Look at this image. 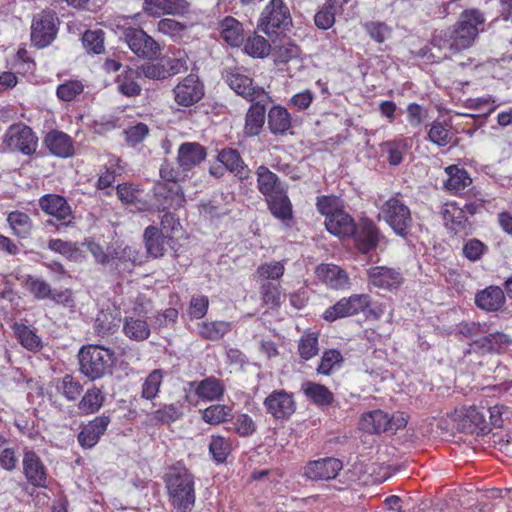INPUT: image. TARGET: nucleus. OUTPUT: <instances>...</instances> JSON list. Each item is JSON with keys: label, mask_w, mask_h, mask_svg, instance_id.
Segmentation results:
<instances>
[{"label": "nucleus", "mask_w": 512, "mask_h": 512, "mask_svg": "<svg viewBox=\"0 0 512 512\" xmlns=\"http://www.w3.org/2000/svg\"><path fill=\"white\" fill-rule=\"evenodd\" d=\"M169 502L173 508L182 512H189L195 505L194 476L183 465L177 464L169 467L164 476Z\"/></svg>", "instance_id": "f03ea898"}, {"label": "nucleus", "mask_w": 512, "mask_h": 512, "mask_svg": "<svg viewBox=\"0 0 512 512\" xmlns=\"http://www.w3.org/2000/svg\"><path fill=\"white\" fill-rule=\"evenodd\" d=\"M316 209L327 220L329 216L344 209V204L342 199L336 195H321L316 199Z\"/></svg>", "instance_id": "69168bd1"}, {"label": "nucleus", "mask_w": 512, "mask_h": 512, "mask_svg": "<svg viewBox=\"0 0 512 512\" xmlns=\"http://www.w3.org/2000/svg\"><path fill=\"white\" fill-rule=\"evenodd\" d=\"M232 451V444L228 438L221 435H212L209 452L212 459L217 463H223L226 461Z\"/></svg>", "instance_id": "0e129e2a"}, {"label": "nucleus", "mask_w": 512, "mask_h": 512, "mask_svg": "<svg viewBox=\"0 0 512 512\" xmlns=\"http://www.w3.org/2000/svg\"><path fill=\"white\" fill-rule=\"evenodd\" d=\"M315 273L317 278L331 289H344L350 284L347 272L335 264H320Z\"/></svg>", "instance_id": "7c9ffc66"}, {"label": "nucleus", "mask_w": 512, "mask_h": 512, "mask_svg": "<svg viewBox=\"0 0 512 512\" xmlns=\"http://www.w3.org/2000/svg\"><path fill=\"white\" fill-rule=\"evenodd\" d=\"M155 210L164 212L184 207L186 197L181 185L170 186L164 182H155L152 188Z\"/></svg>", "instance_id": "f8f14e48"}, {"label": "nucleus", "mask_w": 512, "mask_h": 512, "mask_svg": "<svg viewBox=\"0 0 512 512\" xmlns=\"http://www.w3.org/2000/svg\"><path fill=\"white\" fill-rule=\"evenodd\" d=\"M22 469L27 484L34 488L48 487V469L34 450L27 448L23 450Z\"/></svg>", "instance_id": "dca6fc26"}, {"label": "nucleus", "mask_w": 512, "mask_h": 512, "mask_svg": "<svg viewBox=\"0 0 512 512\" xmlns=\"http://www.w3.org/2000/svg\"><path fill=\"white\" fill-rule=\"evenodd\" d=\"M114 269L119 275L132 273L134 268L143 264L142 253L134 246H125L120 251L115 250L111 255Z\"/></svg>", "instance_id": "2f4dec72"}, {"label": "nucleus", "mask_w": 512, "mask_h": 512, "mask_svg": "<svg viewBox=\"0 0 512 512\" xmlns=\"http://www.w3.org/2000/svg\"><path fill=\"white\" fill-rule=\"evenodd\" d=\"M485 21V15L480 9H464L456 23L439 38V41H442L440 47L449 50L451 54L470 48L479 34V27L484 25Z\"/></svg>", "instance_id": "f257e3e1"}, {"label": "nucleus", "mask_w": 512, "mask_h": 512, "mask_svg": "<svg viewBox=\"0 0 512 512\" xmlns=\"http://www.w3.org/2000/svg\"><path fill=\"white\" fill-rule=\"evenodd\" d=\"M291 25L292 16L284 0H270L258 20L259 30L269 37L284 33Z\"/></svg>", "instance_id": "39448f33"}, {"label": "nucleus", "mask_w": 512, "mask_h": 512, "mask_svg": "<svg viewBox=\"0 0 512 512\" xmlns=\"http://www.w3.org/2000/svg\"><path fill=\"white\" fill-rule=\"evenodd\" d=\"M44 146L48 151L59 158H69L74 155L73 139L63 131L53 129L49 131L44 139Z\"/></svg>", "instance_id": "c85d7f7f"}, {"label": "nucleus", "mask_w": 512, "mask_h": 512, "mask_svg": "<svg viewBox=\"0 0 512 512\" xmlns=\"http://www.w3.org/2000/svg\"><path fill=\"white\" fill-rule=\"evenodd\" d=\"M354 218L344 209L324 221L326 230L339 239H349L355 228Z\"/></svg>", "instance_id": "473e14b6"}, {"label": "nucleus", "mask_w": 512, "mask_h": 512, "mask_svg": "<svg viewBox=\"0 0 512 512\" xmlns=\"http://www.w3.org/2000/svg\"><path fill=\"white\" fill-rule=\"evenodd\" d=\"M256 182L258 191L264 197H268L270 194L286 187L281 183L278 175L272 172L265 165H260L257 167Z\"/></svg>", "instance_id": "a18cd8bd"}, {"label": "nucleus", "mask_w": 512, "mask_h": 512, "mask_svg": "<svg viewBox=\"0 0 512 512\" xmlns=\"http://www.w3.org/2000/svg\"><path fill=\"white\" fill-rule=\"evenodd\" d=\"M231 329L232 325L228 321H204L199 324V335L204 340L218 341Z\"/></svg>", "instance_id": "6e6d98bb"}, {"label": "nucleus", "mask_w": 512, "mask_h": 512, "mask_svg": "<svg viewBox=\"0 0 512 512\" xmlns=\"http://www.w3.org/2000/svg\"><path fill=\"white\" fill-rule=\"evenodd\" d=\"M189 386L195 395L205 402L221 400L226 390L224 382L215 376L206 377L201 381H191Z\"/></svg>", "instance_id": "a878e982"}, {"label": "nucleus", "mask_w": 512, "mask_h": 512, "mask_svg": "<svg viewBox=\"0 0 512 512\" xmlns=\"http://www.w3.org/2000/svg\"><path fill=\"white\" fill-rule=\"evenodd\" d=\"M343 468V463L334 457H325L309 461L304 469V475L312 480H330L336 478Z\"/></svg>", "instance_id": "5701e85b"}, {"label": "nucleus", "mask_w": 512, "mask_h": 512, "mask_svg": "<svg viewBox=\"0 0 512 512\" xmlns=\"http://www.w3.org/2000/svg\"><path fill=\"white\" fill-rule=\"evenodd\" d=\"M184 404L176 401L164 404L159 409L148 414V420L153 425H168L179 420L184 414Z\"/></svg>", "instance_id": "a19ab883"}, {"label": "nucleus", "mask_w": 512, "mask_h": 512, "mask_svg": "<svg viewBox=\"0 0 512 512\" xmlns=\"http://www.w3.org/2000/svg\"><path fill=\"white\" fill-rule=\"evenodd\" d=\"M271 215L284 223L293 219V205L288 196L287 187L280 189L268 197H264Z\"/></svg>", "instance_id": "cd10ccee"}, {"label": "nucleus", "mask_w": 512, "mask_h": 512, "mask_svg": "<svg viewBox=\"0 0 512 512\" xmlns=\"http://www.w3.org/2000/svg\"><path fill=\"white\" fill-rule=\"evenodd\" d=\"M18 342L30 352H39L43 345L41 338L29 326L15 322L12 326Z\"/></svg>", "instance_id": "8fccbe9b"}, {"label": "nucleus", "mask_w": 512, "mask_h": 512, "mask_svg": "<svg viewBox=\"0 0 512 512\" xmlns=\"http://www.w3.org/2000/svg\"><path fill=\"white\" fill-rule=\"evenodd\" d=\"M164 373L161 369H154L145 378L142 384L141 397L146 400L155 399L162 385Z\"/></svg>", "instance_id": "e2e57ef3"}, {"label": "nucleus", "mask_w": 512, "mask_h": 512, "mask_svg": "<svg viewBox=\"0 0 512 512\" xmlns=\"http://www.w3.org/2000/svg\"><path fill=\"white\" fill-rule=\"evenodd\" d=\"M343 360V356L339 350H325L316 369L317 373L326 376L330 375L336 367H341Z\"/></svg>", "instance_id": "774afa93"}, {"label": "nucleus", "mask_w": 512, "mask_h": 512, "mask_svg": "<svg viewBox=\"0 0 512 512\" xmlns=\"http://www.w3.org/2000/svg\"><path fill=\"white\" fill-rule=\"evenodd\" d=\"M205 95L204 83L196 74H189L182 78L173 88L175 103L183 108L191 107L200 102Z\"/></svg>", "instance_id": "ddd939ff"}, {"label": "nucleus", "mask_w": 512, "mask_h": 512, "mask_svg": "<svg viewBox=\"0 0 512 512\" xmlns=\"http://www.w3.org/2000/svg\"><path fill=\"white\" fill-rule=\"evenodd\" d=\"M122 35L129 49L141 59L154 60L161 53L160 44L142 28H124Z\"/></svg>", "instance_id": "9d476101"}, {"label": "nucleus", "mask_w": 512, "mask_h": 512, "mask_svg": "<svg viewBox=\"0 0 512 512\" xmlns=\"http://www.w3.org/2000/svg\"><path fill=\"white\" fill-rule=\"evenodd\" d=\"M201 419L209 425H219L233 418V409L225 404H212L200 411Z\"/></svg>", "instance_id": "864d4df0"}, {"label": "nucleus", "mask_w": 512, "mask_h": 512, "mask_svg": "<svg viewBox=\"0 0 512 512\" xmlns=\"http://www.w3.org/2000/svg\"><path fill=\"white\" fill-rule=\"evenodd\" d=\"M483 205L484 203L477 200L466 202L464 206H460L455 200L444 203L441 209L444 226L450 233L457 236L472 234L473 223L469 220L468 215H476Z\"/></svg>", "instance_id": "7ed1b4c3"}, {"label": "nucleus", "mask_w": 512, "mask_h": 512, "mask_svg": "<svg viewBox=\"0 0 512 512\" xmlns=\"http://www.w3.org/2000/svg\"><path fill=\"white\" fill-rule=\"evenodd\" d=\"M259 295L262 304L271 310H278L281 307L283 289L280 282H260Z\"/></svg>", "instance_id": "de8ad7c7"}, {"label": "nucleus", "mask_w": 512, "mask_h": 512, "mask_svg": "<svg viewBox=\"0 0 512 512\" xmlns=\"http://www.w3.org/2000/svg\"><path fill=\"white\" fill-rule=\"evenodd\" d=\"M450 119L436 118L428 126L427 140L438 147H445L453 139Z\"/></svg>", "instance_id": "58836bf2"}, {"label": "nucleus", "mask_w": 512, "mask_h": 512, "mask_svg": "<svg viewBox=\"0 0 512 512\" xmlns=\"http://www.w3.org/2000/svg\"><path fill=\"white\" fill-rule=\"evenodd\" d=\"M141 73L139 69L126 66L117 76L115 82L118 91L126 97H136L141 94L142 88L139 84Z\"/></svg>", "instance_id": "4c0bfd02"}, {"label": "nucleus", "mask_w": 512, "mask_h": 512, "mask_svg": "<svg viewBox=\"0 0 512 512\" xmlns=\"http://www.w3.org/2000/svg\"><path fill=\"white\" fill-rule=\"evenodd\" d=\"M104 39L103 30H86L82 35V44L88 53L102 54L105 51Z\"/></svg>", "instance_id": "338daca9"}, {"label": "nucleus", "mask_w": 512, "mask_h": 512, "mask_svg": "<svg viewBox=\"0 0 512 512\" xmlns=\"http://www.w3.org/2000/svg\"><path fill=\"white\" fill-rule=\"evenodd\" d=\"M126 173V163L118 156L110 154L103 163L98 172V178L95 183L97 190L104 191L112 188L116 178Z\"/></svg>", "instance_id": "b1692460"}, {"label": "nucleus", "mask_w": 512, "mask_h": 512, "mask_svg": "<svg viewBox=\"0 0 512 512\" xmlns=\"http://www.w3.org/2000/svg\"><path fill=\"white\" fill-rule=\"evenodd\" d=\"M122 330L127 338L136 342L145 341L151 334L150 325L145 317L125 316Z\"/></svg>", "instance_id": "37998d69"}, {"label": "nucleus", "mask_w": 512, "mask_h": 512, "mask_svg": "<svg viewBox=\"0 0 512 512\" xmlns=\"http://www.w3.org/2000/svg\"><path fill=\"white\" fill-rule=\"evenodd\" d=\"M143 189L140 184L122 182L116 186V196L123 205H134L145 210L147 203L141 200Z\"/></svg>", "instance_id": "c03bdc74"}, {"label": "nucleus", "mask_w": 512, "mask_h": 512, "mask_svg": "<svg viewBox=\"0 0 512 512\" xmlns=\"http://www.w3.org/2000/svg\"><path fill=\"white\" fill-rule=\"evenodd\" d=\"M188 26L173 18H162L157 22L158 32L169 36L173 41L179 42L186 34Z\"/></svg>", "instance_id": "680f3d73"}, {"label": "nucleus", "mask_w": 512, "mask_h": 512, "mask_svg": "<svg viewBox=\"0 0 512 512\" xmlns=\"http://www.w3.org/2000/svg\"><path fill=\"white\" fill-rule=\"evenodd\" d=\"M225 82L227 85L249 102L255 101L260 97L264 90L253 84V79L242 73L239 69H230L225 72Z\"/></svg>", "instance_id": "aec40b11"}, {"label": "nucleus", "mask_w": 512, "mask_h": 512, "mask_svg": "<svg viewBox=\"0 0 512 512\" xmlns=\"http://www.w3.org/2000/svg\"><path fill=\"white\" fill-rule=\"evenodd\" d=\"M319 352V334L305 331L298 340V354L304 361L315 357Z\"/></svg>", "instance_id": "4d7b16f0"}, {"label": "nucleus", "mask_w": 512, "mask_h": 512, "mask_svg": "<svg viewBox=\"0 0 512 512\" xmlns=\"http://www.w3.org/2000/svg\"><path fill=\"white\" fill-rule=\"evenodd\" d=\"M393 419H390L388 413L382 410H374L362 415L360 427L367 433L380 434L390 431Z\"/></svg>", "instance_id": "e433bc0d"}, {"label": "nucleus", "mask_w": 512, "mask_h": 512, "mask_svg": "<svg viewBox=\"0 0 512 512\" xmlns=\"http://www.w3.org/2000/svg\"><path fill=\"white\" fill-rule=\"evenodd\" d=\"M371 305V297L368 294H352L343 297L334 305L328 307L322 314V318L328 322L358 315L366 311Z\"/></svg>", "instance_id": "9b49d317"}, {"label": "nucleus", "mask_w": 512, "mask_h": 512, "mask_svg": "<svg viewBox=\"0 0 512 512\" xmlns=\"http://www.w3.org/2000/svg\"><path fill=\"white\" fill-rule=\"evenodd\" d=\"M406 138L387 140L380 144L382 152L387 154V161L391 166H398L402 163L404 153L409 149Z\"/></svg>", "instance_id": "603ef678"}, {"label": "nucleus", "mask_w": 512, "mask_h": 512, "mask_svg": "<svg viewBox=\"0 0 512 512\" xmlns=\"http://www.w3.org/2000/svg\"><path fill=\"white\" fill-rule=\"evenodd\" d=\"M475 305L485 312H499L506 304L505 293L500 286L490 285L475 294Z\"/></svg>", "instance_id": "bb28decb"}, {"label": "nucleus", "mask_w": 512, "mask_h": 512, "mask_svg": "<svg viewBox=\"0 0 512 512\" xmlns=\"http://www.w3.org/2000/svg\"><path fill=\"white\" fill-rule=\"evenodd\" d=\"M38 140L33 129L22 122L10 125L3 137V143L10 151L19 152L24 156L35 154Z\"/></svg>", "instance_id": "6e6552de"}, {"label": "nucleus", "mask_w": 512, "mask_h": 512, "mask_svg": "<svg viewBox=\"0 0 512 512\" xmlns=\"http://www.w3.org/2000/svg\"><path fill=\"white\" fill-rule=\"evenodd\" d=\"M7 222L12 229L13 235L18 238H28L33 230V222L30 216L22 211H12L7 216Z\"/></svg>", "instance_id": "3c124183"}, {"label": "nucleus", "mask_w": 512, "mask_h": 512, "mask_svg": "<svg viewBox=\"0 0 512 512\" xmlns=\"http://www.w3.org/2000/svg\"><path fill=\"white\" fill-rule=\"evenodd\" d=\"M121 324L119 313L112 311H100L94 323V331L100 337H107L117 332Z\"/></svg>", "instance_id": "09e8293b"}, {"label": "nucleus", "mask_w": 512, "mask_h": 512, "mask_svg": "<svg viewBox=\"0 0 512 512\" xmlns=\"http://www.w3.org/2000/svg\"><path fill=\"white\" fill-rule=\"evenodd\" d=\"M59 24V18L52 10L36 14L31 24V43L40 49L49 46L57 36Z\"/></svg>", "instance_id": "1a4fd4ad"}, {"label": "nucleus", "mask_w": 512, "mask_h": 512, "mask_svg": "<svg viewBox=\"0 0 512 512\" xmlns=\"http://www.w3.org/2000/svg\"><path fill=\"white\" fill-rule=\"evenodd\" d=\"M368 284L385 291L398 289L404 278L399 270L387 266H372L367 270Z\"/></svg>", "instance_id": "412c9836"}, {"label": "nucleus", "mask_w": 512, "mask_h": 512, "mask_svg": "<svg viewBox=\"0 0 512 512\" xmlns=\"http://www.w3.org/2000/svg\"><path fill=\"white\" fill-rule=\"evenodd\" d=\"M143 239L147 253L153 258L162 257L165 253V244H170L171 241L158 227L153 225L145 228Z\"/></svg>", "instance_id": "79ce46f5"}, {"label": "nucleus", "mask_w": 512, "mask_h": 512, "mask_svg": "<svg viewBox=\"0 0 512 512\" xmlns=\"http://www.w3.org/2000/svg\"><path fill=\"white\" fill-rule=\"evenodd\" d=\"M447 175L446 180L443 181V189L452 196H463L468 194L469 197L485 203L483 193L476 187H471L473 180L469 172L457 164H451L444 168Z\"/></svg>", "instance_id": "0eeeda50"}, {"label": "nucleus", "mask_w": 512, "mask_h": 512, "mask_svg": "<svg viewBox=\"0 0 512 512\" xmlns=\"http://www.w3.org/2000/svg\"><path fill=\"white\" fill-rule=\"evenodd\" d=\"M55 388L69 402L78 400L83 393V385L71 374H66L58 379Z\"/></svg>", "instance_id": "5fc2aeb1"}, {"label": "nucleus", "mask_w": 512, "mask_h": 512, "mask_svg": "<svg viewBox=\"0 0 512 512\" xmlns=\"http://www.w3.org/2000/svg\"><path fill=\"white\" fill-rule=\"evenodd\" d=\"M143 12L153 18L162 15L184 16L190 11L187 0H143Z\"/></svg>", "instance_id": "4be33fe9"}, {"label": "nucleus", "mask_w": 512, "mask_h": 512, "mask_svg": "<svg viewBox=\"0 0 512 512\" xmlns=\"http://www.w3.org/2000/svg\"><path fill=\"white\" fill-rule=\"evenodd\" d=\"M266 119V106L260 102L253 101L249 106L243 127V133L246 137H255L260 135L263 130Z\"/></svg>", "instance_id": "f704fd0d"}, {"label": "nucleus", "mask_w": 512, "mask_h": 512, "mask_svg": "<svg viewBox=\"0 0 512 512\" xmlns=\"http://www.w3.org/2000/svg\"><path fill=\"white\" fill-rule=\"evenodd\" d=\"M38 203L40 209L45 214L52 216L60 222L57 230H59L60 226L67 227L73 223L72 208L64 196L52 193L45 194L39 198Z\"/></svg>", "instance_id": "a211bd4d"}, {"label": "nucleus", "mask_w": 512, "mask_h": 512, "mask_svg": "<svg viewBox=\"0 0 512 512\" xmlns=\"http://www.w3.org/2000/svg\"><path fill=\"white\" fill-rule=\"evenodd\" d=\"M217 160L238 179L247 180L250 178L251 170L237 149L230 147L222 148L218 151Z\"/></svg>", "instance_id": "c756f323"}, {"label": "nucleus", "mask_w": 512, "mask_h": 512, "mask_svg": "<svg viewBox=\"0 0 512 512\" xmlns=\"http://www.w3.org/2000/svg\"><path fill=\"white\" fill-rule=\"evenodd\" d=\"M221 39L231 47H240L245 39L243 24L233 16H226L219 22Z\"/></svg>", "instance_id": "c9c22d12"}, {"label": "nucleus", "mask_w": 512, "mask_h": 512, "mask_svg": "<svg viewBox=\"0 0 512 512\" xmlns=\"http://www.w3.org/2000/svg\"><path fill=\"white\" fill-rule=\"evenodd\" d=\"M110 423V416L105 414L96 416L92 420L88 421L81 427L77 435V442L79 446L84 450L94 448L107 431Z\"/></svg>", "instance_id": "6ab92c4d"}, {"label": "nucleus", "mask_w": 512, "mask_h": 512, "mask_svg": "<svg viewBox=\"0 0 512 512\" xmlns=\"http://www.w3.org/2000/svg\"><path fill=\"white\" fill-rule=\"evenodd\" d=\"M470 350L480 355H502L512 347V335L503 331L487 332L469 344Z\"/></svg>", "instance_id": "2eb2a0df"}, {"label": "nucleus", "mask_w": 512, "mask_h": 512, "mask_svg": "<svg viewBox=\"0 0 512 512\" xmlns=\"http://www.w3.org/2000/svg\"><path fill=\"white\" fill-rule=\"evenodd\" d=\"M242 45H244V52L253 58L268 56L271 48L268 40L257 33L249 35Z\"/></svg>", "instance_id": "13d9d810"}, {"label": "nucleus", "mask_w": 512, "mask_h": 512, "mask_svg": "<svg viewBox=\"0 0 512 512\" xmlns=\"http://www.w3.org/2000/svg\"><path fill=\"white\" fill-rule=\"evenodd\" d=\"M381 237L378 226L367 217L361 218L355 223L353 234L350 235L357 251L365 255L377 248Z\"/></svg>", "instance_id": "4468645a"}, {"label": "nucleus", "mask_w": 512, "mask_h": 512, "mask_svg": "<svg viewBox=\"0 0 512 512\" xmlns=\"http://www.w3.org/2000/svg\"><path fill=\"white\" fill-rule=\"evenodd\" d=\"M380 213L395 234L403 238L409 235L413 222L411 210L400 199L399 194L387 199L382 204Z\"/></svg>", "instance_id": "423d86ee"}, {"label": "nucleus", "mask_w": 512, "mask_h": 512, "mask_svg": "<svg viewBox=\"0 0 512 512\" xmlns=\"http://www.w3.org/2000/svg\"><path fill=\"white\" fill-rule=\"evenodd\" d=\"M105 402V394L101 388L93 385L88 388L77 403V410L80 416L96 414Z\"/></svg>", "instance_id": "ea45409f"}, {"label": "nucleus", "mask_w": 512, "mask_h": 512, "mask_svg": "<svg viewBox=\"0 0 512 512\" xmlns=\"http://www.w3.org/2000/svg\"><path fill=\"white\" fill-rule=\"evenodd\" d=\"M285 273L284 263L272 261L260 264L256 269V277L261 282H279Z\"/></svg>", "instance_id": "052dcab7"}, {"label": "nucleus", "mask_w": 512, "mask_h": 512, "mask_svg": "<svg viewBox=\"0 0 512 512\" xmlns=\"http://www.w3.org/2000/svg\"><path fill=\"white\" fill-rule=\"evenodd\" d=\"M24 288L38 301L52 296L51 285L44 279L32 275L25 277Z\"/></svg>", "instance_id": "bf43d9fd"}, {"label": "nucleus", "mask_w": 512, "mask_h": 512, "mask_svg": "<svg viewBox=\"0 0 512 512\" xmlns=\"http://www.w3.org/2000/svg\"><path fill=\"white\" fill-rule=\"evenodd\" d=\"M78 357L80 372L91 380L102 378L114 364L113 352L99 345L83 346Z\"/></svg>", "instance_id": "20e7f679"}, {"label": "nucleus", "mask_w": 512, "mask_h": 512, "mask_svg": "<svg viewBox=\"0 0 512 512\" xmlns=\"http://www.w3.org/2000/svg\"><path fill=\"white\" fill-rule=\"evenodd\" d=\"M207 156L206 148L198 142H184L178 147L177 164L187 173L202 163Z\"/></svg>", "instance_id": "393cba45"}, {"label": "nucleus", "mask_w": 512, "mask_h": 512, "mask_svg": "<svg viewBox=\"0 0 512 512\" xmlns=\"http://www.w3.org/2000/svg\"><path fill=\"white\" fill-rule=\"evenodd\" d=\"M268 129L274 136H284L292 128V117L281 105H273L267 113Z\"/></svg>", "instance_id": "72a5a7b5"}, {"label": "nucleus", "mask_w": 512, "mask_h": 512, "mask_svg": "<svg viewBox=\"0 0 512 512\" xmlns=\"http://www.w3.org/2000/svg\"><path fill=\"white\" fill-rule=\"evenodd\" d=\"M263 405L275 420H288L297 408L293 393L285 389L273 390L264 399Z\"/></svg>", "instance_id": "f3484780"}, {"label": "nucleus", "mask_w": 512, "mask_h": 512, "mask_svg": "<svg viewBox=\"0 0 512 512\" xmlns=\"http://www.w3.org/2000/svg\"><path fill=\"white\" fill-rule=\"evenodd\" d=\"M302 390L307 399L317 406H330L335 399L328 387L316 382H305Z\"/></svg>", "instance_id": "49530a36"}]
</instances>
